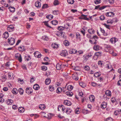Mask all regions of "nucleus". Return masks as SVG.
I'll list each match as a JSON object with an SVG mask.
<instances>
[{"mask_svg": "<svg viewBox=\"0 0 121 121\" xmlns=\"http://www.w3.org/2000/svg\"><path fill=\"white\" fill-rule=\"evenodd\" d=\"M15 39L12 37L9 38L8 39V42L10 45H13L15 43Z\"/></svg>", "mask_w": 121, "mask_h": 121, "instance_id": "obj_1", "label": "nucleus"}, {"mask_svg": "<svg viewBox=\"0 0 121 121\" xmlns=\"http://www.w3.org/2000/svg\"><path fill=\"white\" fill-rule=\"evenodd\" d=\"M16 58L18 59L20 62H21L22 61V58L21 55L19 53H17L15 54Z\"/></svg>", "mask_w": 121, "mask_h": 121, "instance_id": "obj_2", "label": "nucleus"}, {"mask_svg": "<svg viewBox=\"0 0 121 121\" xmlns=\"http://www.w3.org/2000/svg\"><path fill=\"white\" fill-rule=\"evenodd\" d=\"M58 109L59 111L61 110L63 112V113H64L65 112L66 108H65L64 105H60L58 107Z\"/></svg>", "mask_w": 121, "mask_h": 121, "instance_id": "obj_3", "label": "nucleus"}, {"mask_svg": "<svg viewBox=\"0 0 121 121\" xmlns=\"http://www.w3.org/2000/svg\"><path fill=\"white\" fill-rule=\"evenodd\" d=\"M67 51L65 50H62L61 52L60 55L63 56L65 57L68 55Z\"/></svg>", "mask_w": 121, "mask_h": 121, "instance_id": "obj_4", "label": "nucleus"}, {"mask_svg": "<svg viewBox=\"0 0 121 121\" xmlns=\"http://www.w3.org/2000/svg\"><path fill=\"white\" fill-rule=\"evenodd\" d=\"M86 16L87 15H86L82 14L81 16H80L79 17V19L88 21L89 20V18L86 17Z\"/></svg>", "mask_w": 121, "mask_h": 121, "instance_id": "obj_5", "label": "nucleus"}, {"mask_svg": "<svg viewBox=\"0 0 121 121\" xmlns=\"http://www.w3.org/2000/svg\"><path fill=\"white\" fill-rule=\"evenodd\" d=\"M32 92V89L31 87H27L26 88V92L29 95Z\"/></svg>", "mask_w": 121, "mask_h": 121, "instance_id": "obj_6", "label": "nucleus"}, {"mask_svg": "<svg viewBox=\"0 0 121 121\" xmlns=\"http://www.w3.org/2000/svg\"><path fill=\"white\" fill-rule=\"evenodd\" d=\"M34 54L35 57L38 58H40L41 56V54L38 51H36L34 52Z\"/></svg>", "mask_w": 121, "mask_h": 121, "instance_id": "obj_7", "label": "nucleus"}, {"mask_svg": "<svg viewBox=\"0 0 121 121\" xmlns=\"http://www.w3.org/2000/svg\"><path fill=\"white\" fill-rule=\"evenodd\" d=\"M14 29V27L12 25H10L8 26L7 30L9 32H12Z\"/></svg>", "mask_w": 121, "mask_h": 121, "instance_id": "obj_8", "label": "nucleus"}, {"mask_svg": "<svg viewBox=\"0 0 121 121\" xmlns=\"http://www.w3.org/2000/svg\"><path fill=\"white\" fill-rule=\"evenodd\" d=\"M69 54H75L77 52V51L76 50L74 49H71L69 51Z\"/></svg>", "mask_w": 121, "mask_h": 121, "instance_id": "obj_9", "label": "nucleus"}, {"mask_svg": "<svg viewBox=\"0 0 121 121\" xmlns=\"http://www.w3.org/2000/svg\"><path fill=\"white\" fill-rule=\"evenodd\" d=\"M118 41V39L116 37L112 38L110 39V42L112 43H115Z\"/></svg>", "mask_w": 121, "mask_h": 121, "instance_id": "obj_10", "label": "nucleus"}, {"mask_svg": "<svg viewBox=\"0 0 121 121\" xmlns=\"http://www.w3.org/2000/svg\"><path fill=\"white\" fill-rule=\"evenodd\" d=\"M92 56V55H85L83 56V59L86 61L89 58V57H91Z\"/></svg>", "mask_w": 121, "mask_h": 121, "instance_id": "obj_11", "label": "nucleus"}, {"mask_svg": "<svg viewBox=\"0 0 121 121\" xmlns=\"http://www.w3.org/2000/svg\"><path fill=\"white\" fill-rule=\"evenodd\" d=\"M65 28H66V29H68V27H66L65 26L63 27L62 26H60L58 27L57 29L61 31L64 30Z\"/></svg>", "mask_w": 121, "mask_h": 121, "instance_id": "obj_12", "label": "nucleus"}, {"mask_svg": "<svg viewBox=\"0 0 121 121\" xmlns=\"http://www.w3.org/2000/svg\"><path fill=\"white\" fill-rule=\"evenodd\" d=\"M64 103V104L68 106H70L71 105V102L67 100H65Z\"/></svg>", "mask_w": 121, "mask_h": 121, "instance_id": "obj_13", "label": "nucleus"}, {"mask_svg": "<svg viewBox=\"0 0 121 121\" xmlns=\"http://www.w3.org/2000/svg\"><path fill=\"white\" fill-rule=\"evenodd\" d=\"M51 82V80L50 78H46L45 83V84L47 85H49Z\"/></svg>", "mask_w": 121, "mask_h": 121, "instance_id": "obj_14", "label": "nucleus"}, {"mask_svg": "<svg viewBox=\"0 0 121 121\" xmlns=\"http://www.w3.org/2000/svg\"><path fill=\"white\" fill-rule=\"evenodd\" d=\"M114 13L112 12H107L106 14V16H107L113 17L114 15Z\"/></svg>", "mask_w": 121, "mask_h": 121, "instance_id": "obj_15", "label": "nucleus"}, {"mask_svg": "<svg viewBox=\"0 0 121 121\" xmlns=\"http://www.w3.org/2000/svg\"><path fill=\"white\" fill-rule=\"evenodd\" d=\"M6 103L8 105H11L13 102V101L11 99H8L6 101Z\"/></svg>", "mask_w": 121, "mask_h": 121, "instance_id": "obj_16", "label": "nucleus"}, {"mask_svg": "<svg viewBox=\"0 0 121 121\" xmlns=\"http://www.w3.org/2000/svg\"><path fill=\"white\" fill-rule=\"evenodd\" d=\"M99 46L97 45H95L93 47V49L95 51L99 50L100 49Z\"/></svg>", "mask_w": 121, "mask_h": 121, "instance_id": "obj_17", "label": "nucleus"}, {"mask_svg": "<svg viewBox=\"0 0 121 121\" xmlns=\"http://www.w3.org/2000/svg\"><path fill=\"white\" fill-rule=\"evenodd\" d=\"M72 110L69 108H66L65 111V112H66L67 114H70V113L72 112Z\"/></svg>", "mask_w": 121, "mask_h": 121, "instance_id": "obj_18", "label": "nucleus"}, {"mask_svg": "<svg viewBox=\"0 0 121 121\" xmlns=\"http://www.w3.org/2000/svg\"><path fill=\"white\" fill-rule=\"evenodd\" d=\"M45 106L43 104H40L39 106V108L42 110H43L45 108Z\"/></svg>", "mask_w": 121, "mask_h": 121, "instance_id": "obj_19", "label": "nucleus"}, {"mask_svg": "<svg viewBox=\"0 0 121 121\" xmlns=\"http://www.w3.org/2000/svg\"><path fill=\"white\" fill-rule=\"evenodd\" d=\"M51 46L54 49H56L58 47V45L55 43H52L51 44Z\"/></svg>", "mask_w": 121, "mask_h": 121, "instance_id": "obj_20", "label": "nucleus"}, {"mask_svg": "<svg viewBox=\"0 0 121 121\" xmlns=\"http://www.w3.org/2000/svg\"><path fill=\"white\" fill-rule=\"evenodd\" d=\"M33 88L35 90H37L39 89L40 87L38 85L36 84L34 85Z\"/></svg>", "mask_w": 121, "mask_h": 121, "instance_id": "obj_21", "label": "nucleus"}, {"mask_svg": "<svg viewBox=\"0 0 121 121\" xmlns=\"http://www.w3.org/2000/svg\"><path fill=\"white\" fill-rule=\"evenodd\" d=\"M9 36V34L7 32H5L3 34V37L4 38L7 39Z\"/></svg>", "mask_w": 121, "mask_h": 121, "instance_id": "obj_22", "label": "nucleus"}, {"mask_svg": "<svg viewBox=\"0 0 121 121\" xmlns=\"http://www.w3.org/2000/svg\"><path fill=\"white\" fill-rule=\"evenodd\" d=\"M35 5L37 8L40 7L41 6V4L40 2L37 1L35 3Z\"/></svg>", "mask_w": 121, "mask_h": 121, "instance_id": "obj_23", "label": "nucleus"}, {"mask_svg": "<svg viewBox=\"0 0 121 121\" xmlns=\"http://www.w3.org/2000/svg\"><path fill=\"white\" fill-rule=\"evenodd\" d=\"M101 107L103 109L105 108H106V102H104L102 103L101 104Z\"/></svg>", "mask_w": 121, "mask_h": 121, "instance_id": "obj_24", "label": "nucleus"}, {"mask_svg": "<svg viewBox=\"0 0 121 121\" xmlns=\"http://www.w3.org/2000/svg\"><path fill=\"white\" fill-rule=\"evenodd\" d=\"M18 110L19 112L21 113H23L25 111V109L23 107H21L19 108Z\"/></svg>", "mask_w": 121, "mask_h": 121, "instance_id": "obj_25", "label": "nucleus"}, {"mask_svg": "<svg viewBox=\"0 0 121 121\" xmlns=\"http://www.w3.org/2000/svg\"><path fill=\"white\" fill-rule=\"evenodd\" d=\"M31 58L30 57L29 55H26L25 56V60H26L28 61L31 59Z\"/></svg>", "mask_w": 121, "mask_h": 121, "instance_id": "obj_26", "label": "nucleus"}, {"mask_svg": "<svg viewBox=\"0 0 121 121\" xmlns=\"http://www.w3.org/2000/svg\"><path fill=\"white\" fill-rule=\"evenodd\" d=\"M63 44L65 46H68L69 44V43L68 40H65L64 41Z\"/></svg>", "mask_w": 121, "mask_h": 121, "instance_id": "obj_27", "label": "nucleus"}, {"mask_svg": "<svg viewBox=\"0 0 121 121\" xmlns=\"http://www.w3.org/2000/svg\"><path fill=\"white\" fill-rule=\"evenodd\" d=\"M104 62L103 61L99 60L98 62V65L99 66L102 67L104 65Z\"/></svg>", "mask_w": 121, "mask_h": 121, "instance_id": "obj_28", "label": "nucleus"}, {"mask_svg": "<svg viewBox=\"0 0 121 121\" xmlns=\"http://www.w3.org/2000/svg\"><path fill=\"white\" fill-rule=\"evenodd\" d=\"M89 98L90 101L91 102H93L95 100V96L93 95L90 96Z\"/></svg>", "mask_w": 121, "mask_h": 121, "instance_id": "obj_29", "label": "nucleus"}, {"mask_svg": "<svg viewBox=\"0 0 121 121\" xmlns=\"http://www.w3.org/2000/svg\"><path fill=\"white\" fill-rule=\"evenodd\" d=\"M88 32L90 34L92 35L95 33V31L92 29H89L88 30Z\"/></svg>", "mask_w": 121, "mask_h": 121, "instance_id": "obj_30", "label": "nucleus"}, {"mask_svg": "<svg viewBox=\"0 0 121 121\" xmlns=\"http://www.w3.org/2000/svg\"><path fill=\"white\" fill-rule=\"evenodd\" d=\"M66 94L69 96H71L73 95V94L70 91H67L66 92Z\"/></svg>", "mask_w": 121, "mask_h": 121, "instance_id": "obj_31", "label": "nucleus"}, {"mask_svg": "<svg viewBox=\"0 0 121 121\" xmlns=\"http://www.w3.org/2000/svg\"><path fill=\"white\" fill-rule=\"evenodd\" d=\"M18 48L19 51H23L25 50L24 47L23 46H20L18 47Z\"/></svg>", "mask_w": 121, "mask_h": 121, "instance_id": "obj_32", "label": "nucleus"}, {"mask_svg": "<svg viewBox=\"0 0 121 121\" xmlns=\"http://www.w3.org/2000/svg\"><path fill=\"white\" fill-rule=\"evenodd\" d=\"M46 18L49 20H51L53 18V16L51 15H47L46 16Z\"/></svg>", "mask_w": 121, "mask_h": 121, "instance_id": "obj_33", "label": "nucleus"}, {"mask_svg": "<svg viewBox=\"0 0 121 121\" xmlns=\"http://www.w3.org/2000/svg\"><path fill=\"white\" fill-rule=\"evenodd\" d=\"M9 9L11 12H14L15 11V8L14 7L10 6L9 7Z\"/></svg>", "mask_w": 121, "mask_h": 121, "instance_id": "obj_34", "label": "nucleus"}, {"mask_svg": "<svg viewBox=\"0 0 121 121\" xmlns=\"http://www.w3.org/2000/svg\"><path fill=\"white\" fill-rule=\"evenodd\" d=\"M79 85L83 88L85 87L86 86V84L83 82H81L79 83Z\"/></svg>", "mask_w": 121, "mask_h": 121, "instance_id": "obj_35", "label": "nucleus"}, {"mask_svg": "<svg viewBox=\"0 0 121 121\" xmlns=\"http://www.w3.org/2000/svg\"><path fill=\"white\" fill-rule=\"evenodd\" d=\"M12 92L14 94H17L18 93V91L16 88H13L12 90Z\"/></svg>", "mask_w": 121, "mask_h": 121, "instance_id": "obj_36", "label": "nucleus"}, {"mask_svg": "<svg viewBox=\"0 0 121 121\" xmlns=\"http://www.w3.org/2000/svg\"><path fill=\"white\" fill-rule=\"evenodd\" d=\"M107 64L106 65V67L108 68V69H110L112 68V66L110 65V63L108 62H106Z\"/></svg>", "mask_w": 121, "mask_h": 121, "instance_id": "obj_37", "label": "nucleus"}, {"mask_svg": "<svg viewBox=\"0 0 121 121\" xmlns=\"http://www.w3.org/2000/svg\"><path fill=\"white\" fill-rule=\"evenodd\" d=\"M56 68L57 70H60L61 68V65L59 64H57L56 65Z\"/></svg>", "mask_w": 121, "mask_h": 121, "instance_id": "obj_38", "label": "nucleus"}, {"mask_svg": "<svg viewBox=\"0 0 121 121\" xmlns=\"http://www.w3.org/2000/svg\"><path fill=\"white\" fill-rule=\"evenodd\" d=\"M62 91V89L61 88L58 87L56 90V92L58 94L60 93Z\"/></svg>", "mask_w": 121, "mask_h": 121, "instance_id": "obj_39", "label": "nucleus"}, {"mask_svg": "<svg viewBox=\"0 0 121 121\" xmlns=\"http://www.w3.org/2000/svg\"><path fill=\"white\" fill-rule=\"evenodd\" d=\"M95 40V42H93L91 40H90L89 42L92 44H96L97 43V39H94Z\"/></svg>", "mask_w": 121, "mask_h": 121, "instance_id": "obj_40", "label": "nucleus"}, {"mask_svg": "<svg viewBox=\"0 0 121 121\" xmlns=\"http://www.w3.org/2000/svg\"><path fill=\"white\" fill-rule=\"evenodd\" d=\"M73 88V87L71 85H69L67 86V89L68 90L71 91Z\"/></svg>", "mask_w": 121, "mask_h": 121, "instance_id": "obj_41", "label": "nucleus"}, {"mask_svg": "<svg viewBox=\"0 0 121 121\" xmlns=\"http://www.w3.org/2000/svg\"><path fill=\"white\" fill-rule=\"evenodd\" d=\"M72 77L73 79L76 81L78 80V78L77 75H72Z\"/></svg>", "mask_w": 121, "mask_h": 121, "instance_id": "obj_42", "label": "nucleus"}, {"mask_svg": "<svg viewBox=\"0 0 121 121\" xmlns=\"http://www.w3.org/2000/svg\"><path fill=\"white\" fill-rule=\"evenodd\" d=\"M82 112L84 114H86L89 113V111H88L87 110H85L84 109L82 110Z\"/></svg>", "mask_w": 121, "mask_h": 121, "instance_id": "obj_43", "label": "nucleus"}, {"mask_svg": "<svg viewBox=\"0 0 121 121\" xmlns=\"http://www.w3.org/2000/svg\"><path fill=\"white\" fill-rule=\"evenodd\" d=\"M111 95V91L109 90H106V95L110 96Z\"/></svg>", "mask_w": 121, "mask_h": 121, "instance_id": "obj_44", "label": "nucleus"}, {"mask_svg": "<svg viewBox=\"0 0 121 121\" xmlns=\"http://www.w3.org/2000/svg\"><path fill=\"white\" fill-rule=\"evenodd\" d=\"M19 92L21 95H22L23 93V90L22 88H19L18 90Z\"/></svg>", "mask_w": 121, "mask_h": 121, "instance_id": "obj_45", "label": "nucleus"}, {"mask_svg": "<svg viewBox=\"0 0 121 121\" xmlns=\"http://www.w3.org/2000/svg\"><path fill=\"white\" fill-rule=\"evenodd\" d=\"M95 55L98 58L101 56V53L99 52H97L95 54Z\"/></svg>", "mask_w": 121, "mask_h": 121, "instance_id": "obj_46", "label": "nucleus"}, {"mask_svg": "<svg viewBox=\"0 0 121 121\" xmlns=\"http://www.w3.org/2000/svg\"><path fill=\"white\" fill-rule=\"evenodd\" d=\"M76 38L77 39H79L80 40V35L79 33H76Z\"/></svg>", "mask_w": 121, "mask_h": 121, "instance_id": "obj_47", "label": "nucleus"}, {"mask_svg": "<svg viewBox=\"0 0 121 121\" xmlns=\"http://www.w3.org/2000/svg\"><path fill=\"white\" fill-rule=\"evenodd\" d=\"M52 23L54 25H56L58 23V22L56 20H53L51 21Z\"/></svg>", "mask_w": 121, "mask_h": 121, "instance_id": "obj_48", "label": "nucleus"}, {"mask_svg": "<svg viewBox=\"0 0 121 121\" xmlns=\"http://www.w3.org/2000/svg\"><path fill=\"white\" fill-rule=\"evenodd\" d=\"M54 87L50 85L49 86V90L51 91H53L54 90Z\"/></svg>", "mask_w": 121, "mask_h": 121, "instance_id": "obj_49", "label": "nucleus"}, {"mask_svg": "<svg viewBox=\"0 0 121 121\" xmlns=\"http://www.w3.org/2000/svg\"><path fill=\"white\" fill-rule=\"evenodd\" d=\"M42 39L44 40H48V37L46 35H44L42 37Z\"/></svg>", "mask_w": 121, "mask_h": 121, "instance_id": "obj_50", "label": "nucleus"}, {"mask_svg": "<svg viewBox=\"0 0 121 121\" xmlns=\"http://www.w3.org/2000/svg\"><path fill=\"white\" fill-rule=\"evenodd\" d=\"M101 2V0H95L94 1V3L96 4H99Z\"/></svg>", "mask_w": 121, "mask_h": 121, "instance_id": "obj_51", "label": "nucleus"}, {"mask_svg": "<svg viewBox=\"0 0 121 121\" xmlns=\"http://www.w3.org/2000/svg\"><path fill=\"white\" fill-rule=\"evenodd\" d=\"M43 71H46L47 69V67L46 66L44 65L41 67Z\"/></svg>", "mask_w": 121, "mask_h": 121, "instance_id": "obj_52", "label": "nucleus"}, {"mask_svg": "<svg viewBox=\"0 0 121 121\" xmlns=\"http://www.w3.org/2000/svg\"><path fill=\"white\" fill-rule=\"evenodd\" d=\"M53 4L54 5H56L58 4L59 2L57 0H55L53 2Z\"/></svg>", "mask_w": 121, "mask_h": 121, "instance_id": "obj_53", "label": "nucleus"}, {"mask_svg": "<svg viewBox=\"0 0 121 121\" xmlns=\"http://www.w3.org/2000/svg\"><path fill=\"white\" fill-rule=\"evenodd\" d=\"M8 78L9 79H11L12 78L13 75L11 74V73H8Z\"/></svg>", "mask_w": 121, "mask_h": 121, "instance_id": "obj_54", "label": "nucleus"}, {"mask_svg": "<svg viewBox=\"0 0 121 121\" xmlns=\"http://www.w3.org/2000/svg\"><path fill=\"white\" fill-rule=\"evenodd\" d=\"M79 108H78L75 110V112L77 114H79L80 113V111L79 110Z\"/></svg>", "mask_w": 121, "mask_h": 121, "instance_id": "obj_55", "label": "nucleus"}, {"mask_svg": "<svg viewBox=\"0 0 121 121\" xmlns=\"http://www.w3.org/2000/svg\"><path fill=\"white\" fill-rule=\"evenodd\" d=\"M67 2L69 4H73L74 2V0H68Z\"/></svg>", "mask_w": 121, "mask_h": 121, "instance_id": "obj_56", "label": "nucleus"}, {"mask_svg": "<svg viewBox=\"0 0 121 121\" xmlns=\"http://www.w3.org/2000/svg\"><path fill=\"white\" fill-rule=\"evenodd\" d=\"M100 38L102 39L105 40V39L106 38V36L104 35V34H103L100 35Z\"/></svg>", "mask_w": 121, "mask_h": 121, "instance_id": "obj_57", "label": "nucleus"}, {"mask_svg": "<svg viewBox=\"0 0 121 121\" xmlns=\"http://www.w3.org/2000/svg\"><path fill=\"white\" fill-rule=\"evenodd\" d=\"M48 7V6L47 4H44L43 5L42 7V9H43L45 8H47Z\"/></svg>", "mask_w": 121, "mask_h": 121, "instance_id": "obj_58", "label": "nucleus"}, {"mask_svg": "<svg viewBox=\"0 0 121 121\" xmlns=\"http://www.w3.org/2000/svg\"><path fill=\"white\" fill-rule=\"evenodd\" d=\"M84 69L85 70L88 71L89 70L90 68L88 66L86 65L84 67Z\"/></svg>", "mask_w": 121, "mask_h": 121, "instance_id": "obj_59", "label": "nucleus"}, {"mask_svg": "<svg viewBox=\"0 0 121 121\" xmlns=\"http://www.w3.org/2000/svg\"><path fill=\"white\" fill-rule=\"evenodd\" d=\"M94 75L95 77H97L100 76V75L98 72H97L94 74Z\"/></svg>", "mask_w": 121, "mask_h": 121, "instance_id": "obj_60", "label": "nucleus"}, {"mask_svg": "<svg viewBox=\"0 0 121 121\" xmlns=\"http://www.w3.org/2000/svg\"><path fill=\"white\" fill-rule=\"evenodd\" d=\"M114 1V0H106L107 2H108L111 4L113 3Z\"/></svg>", "mask_w": 121, "mask_h": 121, "instance_id": "obj_61", "label": "nucleus"}, {"mask_svg": "<svg viewBox=\"0 0 121 121\" xmlns=\"http://www.w3.org/2000/svg\"><path fill=\"white\" fill-rule=\"evenodd\" d=\"M45 25L47 26V27H49L50 28H52L50 26H49V25L48 24V23L47 22H46L45 23Z\"/></svg>", "mask_w": 121, "mask_h": 121, "instance_id": "obj_62", "label": "nucleus"}, {"mask_svg": "<svg viewBox=\"0 0 121 121\" xmlns=\"http://www.w3.org/2000/svg\"><path fill=\"white\" fill-rule=\"evenodd\" d=\"M119 112V114H121V109H119L118 110H116L114 112V113L115 115H117V114L116 113V112Z\"/></svg>", "mask_w": 121, "mask_h": 121, "instance_id": "obj_63", "label": "nucleus"}, {"mask_svg": "<svg viewBox=\"0 0 121 121\" xmlns=\"http://www.w3.org/2000/svg\"><path fill=\"white\" fill-rule=\"evenodd\" d=\"M113 119L111 117H108L106 119V121H112Z\"/></svg>", "mask_w": 121, "mask_h": 121, "instance_id": "obj_64", "label": "nucleus"}]
</instances>
